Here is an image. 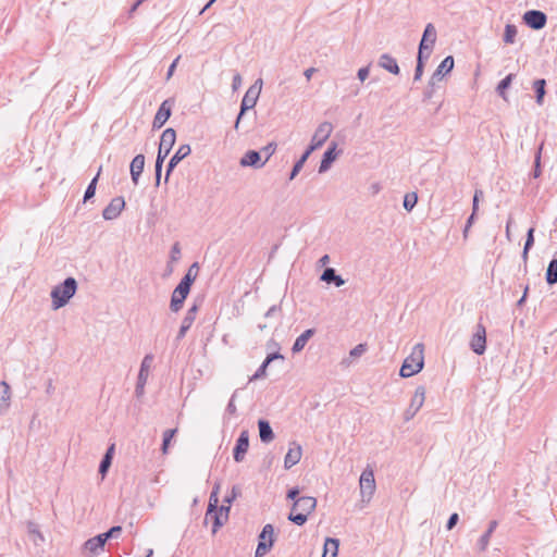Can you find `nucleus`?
<instances>
[{"mask_svg":"<svg viewBox=\"0 0 557 557\" xmlns=\"http://www.w3.org/2000/svg\"><path fill=\"white\" fill-rule=\"evenodd\" d=\"M218 492L219 485H215L210 494L208 509L206 513V520H213L212 533H216L218 530L227 521L230 513V504L218 506Z\"/></svg>","mask_w":557,"mask_h":557,"instance_id":"f257e3e1","label":"nucleus"},{"mask_svg":"<svg viewBox=\"0 0 557 557\" xmlns=\"http://www.w3.org/2000/svg\"><path fill=\"white\" fill-rule=\"evenodd\" d=\"M176 140V132L173 128H166L163 131L159 144L158 156L154 163V172H156V186L160 185L161 173L163 161L166 156L170 153L172 147L174 146Z\"/></svg>","mask_w":557,"mask_h":557,"instance_id":"f03ea898","label":"nucleus"},{"mask_svg":"<svg viewBox=\"0 0 557 557\" xmlns=\"http://www.w3.org/2000/svg\"><path fill=\"white\" fill-rule=\"evenodd\" d=\"M77 290V282L74 277H66L61 284L51 290L52 308L54 310L64 307Z\"/></svg>","mask_w":557,"mask_h":557,"instance_id":"7ed1b4c3","label":"nucleus"},{"mask_svg":"<svg viewBox=\"0 0 557 557\" xmlns=\"http://www.w3.org/2000/svg\"><path fill=\"white\" fill-rule=\"evenodd\" d=\"M424 366V346L418 343L413 346L411 354L404 360L399 371L401 377H410L419 373Z\"/></svg>","mask_w":557,"mask_h":557,"instance_id":"20e7f679","label":"nucleus"},{"mask_svg":"<svg viewBox=\"0 0 557 557\" xmlns=\"http://www.w3.org/2000/svg\"><path fill=\"white\" fill-rule=\"evenodd\" d=\"M261 89H262V79L258 78L246 91L244 98L242 99L240 111L235 121V125H234L235 129H238L240 120L244 116V114L248 110L255 108V106L257 104Z\"/></svg>","mask_w":557,"mask_h":557,"instance_id":"39448f33","label":"nucleus"},{"mask_svg":"<svg viewBox=\"0 0 557 557\" xmlns=\"http://www.w3.org/2000/svg\"><path fill=\"white\" fill-rule=\"evenodd\" d=\"M359 486L362 502L369 503L376 488L374 472L371 468L368 467L362 471Z\"/></svg>","mask_w":557,"mask_h":557,"instance_id":"423d86ee","label":"nucleus"},{"mask_svg":"<svg viewBox=\"0 0 557 557\" xmlns=\"http://www.w3.org/2000/svg\"><path fill=\"white\" fill-rule=\"evenodd\" d=\"M425 400V388L424 386H418L411 398L409 407L404 413L405 421H410L417 412L421 409Z\"/></svg>","mask_w":557,"mask_h":557,"instance_id":"0eeeda50","label":"nucleus"},{"mask_svg":"<svg viewBox=\"0 0 557 557\" xmlns=\"http://www.w3.org/2000/svg\"><path fill=\"white\" fill-rule=\"evenodd\" d=\"M522 20L527 26L534 30H540L545 27L547 23V16L543 11L540 10H529L527 11Z\"/></svg>","mask_w":557,"mask_h":557,"instance_id":"6e6552de","label":"nucleus"},{"mask_svg":"<svg viewBox=\"0 0 557 557\" xmlns=\"http://www.w3.org/2000/svg\"><path fill=\"white\" fill-rule=\"evenodd\" d=\"M470 348L476 355H483L486 349V330L481 323L475 327V332L470 341Z\"/></svg>","mask_w":557,"mask_h":557,"instance_id":"1a4fd4ad","label":"nucleus"},{"mask_svg":"<svg viewBox=\"0 0 557 557\" xmlns=\"http://www.w3.org/2000/svg\"><path fill=\"white\" fill-rule=\"evenodd\" d=\"M249 448V432L243 430L236 440V444L233 448V458L236 462H242L245 459V455Z\"/></svg>","mask_w":557,"mask_h":557,"instance_id":"9d476101","label":"nucleus"},{"mask_svg":"<svg viewBox=\"0 0 557 557\" xmlns=\"http://www.w3.org/2000/svg\"><path fill=\"white\" fill-rule=\"evenodd\" d=\"M199 310V307L198 305L194 304L186 312L183 321H182V324H181V327L178 330V333L175 337V342L176 344H178L183 338L184 336L186 335L187 331L190 329V326L193 325V323L195 322V319H196V314Z\"/></svg>","mask_w":557,"mask_h":557,"instance_id":"9b49d317","label":"nucleus"},{"mask_svg":"<svg viewBox=\"0 0 557 557\" xmlns=\"http://www.w3.org/2000/svg\"><path fill=\"white\" fill-rule=\"evenodd\" d=\"M191 152V149H190V146L185 144V145H181L178 147V149L176 150V152L172 156V158L170 159L168 165H166V171H165V182H168L169 177H170V174L172 173V171L176 168V165L183 160L185 159L186 157H188Z\"/></svg>","mask_w":557,"mask_h":557,"instance_id":"f8f14e48","label":"nucleus"},{"mask_svg":"<svg viewBox=\"0 0 557 557\" xmlns=\"http://www.w3.org/2000/svg\"><path fill=\"white\" fill-rule=\"evenodd\" d=\"M125 207L123 197L113 198L110 203L103 209L102 216L107 221L116 219Z\"/></svg>","mask_w":557,"mask_h":557,"instance_id":"ddd939ff","label":"nucleus"},{"mask_svg":"<svg viewBox=\"0 0 557 557\" xmlns=\"http://www.w3.org/2000/svg\"><path fill=\"white\" fill-rule=\"evenodd\" d=\"M171 113H172L171 103H170V100L166 99L159 107V109L154 115L153 122H152V127L161 128L165 124V122L170 119Z\"/></svg>","mask_w":557,"mask_h":557,"instance_id":"4468645a","label":"nucleus"},{"mask_svg":"<svg viewBox=\"0 0 557 557\" xmlns=\"http://www.w3.org/2000/svg\"><path fill=\"white\" fill-rule=\"evenodd\" d=\"M337 144L332 141L322 156L319 166V173H324L330 170L332 163L336 160L338 153L336 152Z\"/></svg>","mask_w":557,"mask_h":557,"instance_id":"2eb2a0df","label":"nucleus"},{"mask_svg":"<svg viewBox=\"0 0 557 557\" xmlns=\"http://www.w3.org/2000/svg\"><path fill=\"white\" fill-rule=\"evenodd\" d=\"M333 131V125L330 122L321 123L315 129L311 143L315 144L319 148L327 140Z\"/></svg>","mask_w":557,"mask_h":557,"instance_id":"dca6fc26","label":"nucleus"},{"mask_svg":"<svg viewBox=\"0 0 557 557\" xmlns=\"http://www.w3.org/2000/svg\"><path fill=\"white\" fill-rule=\"evenodd\" d=\"M239 164L242 166H251L255 169H261L265 164V161L261 160V152L257 150H248L240 159Z\"/></svg>","mask_w":557,"mask_h":557,"instance_id":"f3484780","label":"nucleus"},{"mask_svg":"<svg viewBox=\"0 0 557 557\" xmlns=\"http://www.w3.org/2000/svg\"><path fill=\"white\" fill-rule=\"evenodd\" d=\"M274 360L284 361V356L281 355L278 351L269 354L265 357V359L263 360V362L261 363V366L258 368V370L255 372V374L252 376H250L249 382L257 381V380L264 377L267 375V369H268L269 364L271 362H273Z\"/></svg>","mask_w":557,"mask_h":557,"instance_id":"a211bd4d","label":"nucleus"},{"mask_svg":"<svg viewBox=\"0 0 557 557\" xmlns=\"http://www.w3.org/2000/svg\"><path fill=\"white\" fill-rule=\"evenodd\" d=\"M151 361H152L151 355H147L143 359L139 374H138V381H137L136 389H135L137 396H139L144 393V385H145L147 376H148V368H149Z\"/></svg>","mask_w":557,"mask_h":557,"instance_id":"6ab92c4d","label":"nucleus"},{"mask_svg":"<svg viewBox=\"0 0 557 557\" xmlns=\"http://www.w3.org/2000/svg\"><path fill=\"white\" fill-rule=\"evenodd\" d=\"M317 499L311 496L298 497L293 505V510L299 509L301 512L309 515L315 509Z\"/></svg>","mask_w":557,"mask_h":557,"instance_id":"aec40b11","label":"nucleus"},{"mask_svg":"<svg viewBox=\"0 0 557 557\" xmlns=\"http://www.w3.org/2000/svg\"><path fill=\"white\" fill-rule=\"evenodd\" d=\"M144 166H145V156L141 153L135 156L131 162V177L135 185L138 184V180L144 171Z\"/></svg>","mask_w":557,"mask_h":557,"instance_id":"412c9836","label":"nucleus"},{"mask_svg":"<svg viewBox=\"0 0 557 557\" xmlns=\"http://www.w3.org/2000/svg\"><path fill=\"white\" fill-rule=\"evenodd\" d=\"M454 58L451 55L446 57L431 76L433 77V81H442L444 75L451 72V70L454 69Z\"/></svg>","mask_w":557,"mask_h":557,"instance_id":"4be33fe9","label":"nucleus"},{"mask_svg":"<svg viewBox=\"0 0 557 557\" xmlns=\"http://www.w3.org/2000/svg\"><path fill=\"white\" fill-rule=\"evenodd\" d=\"M379 65L386 70L387 72L398 75L400 72V69L398 66V63L394 57H392L388 53H383L379 59Z\"/></svg>","mask_w":557,"mask_h":557,"instance_id":"5701e85b","label":"nucleus"},{"mask_svg":"<svg viewBox=\"0 0 557 557\" xmlns=\"http://www.w3.org/2000/svg\"><path fill=\"white\" fill-rule=\"evenodd\" d=\"M320 280L327 284H334L336 287H341L345 284V280L336 273L334 268H325Z\"/></svg>","mask_w":557,"mask_h":557,"instance_id":"b1692460","label":"nucleus"},{"mask_svg":"<svg viewBox=\"0 0 557 557\" xmlns=\"http://www.w3.org/2000/svg\"><path fill=\"white\" fill-rule=\"evenodd\" d=\"M259 436L262 443H270L274 440V432L268 420L260 419L258 421Z\"/></svg>","mask_w":557,"mask_h":557,"instance_id":"393cba45","label":"nucleus"},{"mask_svg":"<svg viewBox=\"0 0 557 557\" xmlns=\"http://www.w3.org/2000/svg\"><path fill=\"white\" fill-rule=\"evenodd\" d=\"M436 29L432 23L426 24L422 38L420 40L419 46H425L433 49L436 41Z\"/></svg>","mask_w":557,"mask_h":557,"instance_id":"a878e982","label":"nucleus"},{"mask_svg":"<svg viewBox=\"0 0 557 557\" xmlns=\"http://www.w3.org/2000/svg\"><path fill=\"white\" fill-rule=\"evenodd\" d=\"M314 333H315L314 329H308L304 333H301L295 339L293 347H292V351L294 354L300 352L305 348L308 341L314 335Z\"/></svg>","mask_w":557,"mask_h":557,"instance_id":"bb28decb","label":"nucleus"},{"mask_svg":"<svg viewBox=\"0 0 557 557\" xmlns=\"http://www.w3.org/2000/svg\"><path fill=\"white\" fill-rule=\"evenodd\" d=\"M301 458V447L299 445L289 448L285 458H284V467L285 469H290L295 465L299 462Z\"/></svg>","mask_w":557,"mask_h":557,"instance_id":"cd10ccee","label":"nucleus"},{"mask_svg":"<svg viewBox=\"0 0 557 557\" xmlns=\"http://www.w3.org/2000/svg\"><path fill=\"white\" fill-rule=\"evenodd\" d=\"M107 542L103 540L101 534H98L84 543V548L91 554H98L99 550H103L104 544Z\"/></svg>","mask_w":557,"mask_h":557,"instance_id":"c85d7f7f","label":"nucleus"},{"mask_svg":"<svg viewBox=\"0 0 557 557\" xmlns=\"http://www.w3.org/2000/svg\"><path fill=\"white\" fill-rule=\"evenodd\" d=\"M546 283L550 286L557 284V258H553L545 273Z\"/></svg>","mask_w":557,"mask_h":557,"instance_id":"c756f323","label":"nucleus"},{"mask_svg":"<svg viewBox=\"0 0 557 557\" xmlns=\"http://www.w3.org/2000/svg\"><path fill=\"white\" fill-rule=\"evenodd\" d=\"M10 406V386L5 382H0V411H4Z\"/></svg>","mask_w":557,"mask_h":557,"instance_id":"7c9ffc66","label":"nucleus"},{"mask_svg":"<svg viewBox=\"0 0 557 557\" xmlns=\"http://www.w3.org/2000/svg\"><path fill=\"white\" fill-rule=\"evenodd\" d=\"M545 87H546V81L544 78L535 79L533 83L536 103L540 106H542L543 101H544V96L546 94Z\"/></svg>","mask_w":557,"mask_h":557,"instance_id":"2f4dec72","label":"nucleus"},{"mask_svg":"<svg viewBox=\"0 0 557 557\" xmlns=\"http://www.w3.org/2000/svg\"><path fill=\"white\" fill-rule=\"evenodd\" d=\"M187 296L188 295H185L183 293H181V295H178L177 290L174 289L173 293H172V297H171L170 309L173 312H178L182 309V307L184 305V301L187 298Z\"/></svg>","mask_w":557,"mask_h":557,"instance_id":"473e14b6","label":"nucleus"},{"mask_svg":"<svg viewBox=\"0 0 557 557\" xmlns=\"http://www.w3.org/2000/svg\"><path fill=\"white\" fill-rule=\"evenodd\" d=\"M339 541L337 539L327 537L323 547V555L327 557V553H331V557H336L338 554Z\"/></svg>","mask_w":557,"mask_h":557,"instance_id":"72a5a7b5","label":"nucleus"},{"mask_svg":"<svg viewBox=\"0 0 557 557\" xmlns=\"http://www.w3.org/2000/svg\"><path fill=\"white\" fill-rule=\"evenodd\" d=\"M194 277H191L189 274H185L178 285L175 287L177 290V294L181 295V293L188 295L191 288V285L194 283Z\"/></svg>","mask_w":557,"mask_h":557,"instance_id":"f704fd0d","label":"nucleus"},{"mask_svg":"<svg viewBox=\"0 0 557 557\" xmlns=\"http://www.w3.org/2000/svg\"><path fill=\"white\" fill-rule=\"evenodd\" d=\"M515 77V74L510 73L508 74L506 77H504L497 85V88H496V91L498 92V95L503 98V99H506V90L510 87L511 83H512V79Z\"/></svg>","mask_w":557,"mask_h":557,"instance_id":"c9c22d12","label":"nucleus"},{"mask_svg":"<svg viewBox=\"0 0 557 557\" xmlns=\"http://www.w3.org/2000/svg\"><path fill=\"white\" fill-rule=\"evenodd\" d=\"M176 433H177V429H168L163 432V440H162V445H161L162 454H164V455L168 454L171 441L175 436Z\"/></svg>","mask_w":557,"mask_h":557,"instance_id":"e433bc0d","label":"nucleus"},{"mask_svg":"<svg viewBox=\"0 0 557 557\" xmlns=\"http://www.w3.org/2000/svg\"><path fill=\"white\" fill-rule=\"evenodd\" d=\"M100 172H101V168L99 169L97 175L88 184V186H87V188L85 190V194H84V202L90 200L95 196V194H96V186H97V182H98Z\"/></svg>","mask_w":557,"mask_h":557,"instance_id":"4c0bfd02","label":"nucleus"},{"mask_svg":"<svg viewBox=\"0 0 557 557\" xmlns=\"http://www.w3.org/2000/svg\"><path fill=\"white\" fill-rule=\"evenodd\" d=\"M274 539L264 541H258V546L255 553V557H263L273 546Z\"/></svg>","mask_w":557,"mask_h":557,"instance_id":"58836bf2","label":"nucleus"},{"mask_svg":"<svg viewBox=\"0 0 557 557\" xmlns=\"http://www.w3.org/2000/svg\"><path fill=\"white\" fill-rule=\"evenodd\" d=\"M517 27L513 24H507L504 32V41L506 44H513L517 36Z\"/></svg>","mask_w":557,"mask_h":557,"instance_id":"ea45409f","label":"nucleus"},{"mask_svg":"<svg viewBox=\"0 0 557 557\" xmlns=\"http://www.w3.org/2000/svg\"><path fill=\"white\" fill-rule=\"evenodd\" d=\"M432 51L433 49H431L430 47L419 46L417 63L425 65V62L429 60Z\"/></svg>","mask_w":557,"mask_h":557,"instance_id":"a19ab883","label":"nucleus"},{"mask_svg":"<svg viewBox=\"0 0 557 557\" xmlns=\"http://www.w3.org/2000/svg\"><path fill=\"white\" fill-rule=\"evenodd\" d=\"M418 202V196L416 193H407L404 197V208L410 212Z\"/></svg>","mask_w":557,"mask_h":557,"instance_id":"79ce46f5","label":"nucleus"},{"mask_svg":"<svg viewBox=\"0 0 557 557\" xmlns=\"http://www.w3.org/2000/svg\"><path fill=\"white\" fill-rule=\"evenodd\" d=\"M288 520L294 522L297 525H304L308 520V515H306L301 511L295 513L294 510L292 509V511L288 515Z\"/></svg>","mask_w":557,"mask_h":557,"instance_id":"37998d69","label":"nucleus"},{"mask_svg":"<svg viewBox=\"0 0 557 557\" xmlns=\"http://www.w3.org/2000/svg\"><path fill=\"white\" fill-rule=\"evenodd\" d=\"M492 533L488 531H485L481 537L478 540L476 547L479 552H485L488 547L490 540H491Z\"/></svg>","mask_w":557,"mask_h":557,"instance_id":"c03bdc74","label":"nucleus"},{"mask_svg":"<svg viewBox=\"0 0 557 557\" xmlns=\"http://www.w3.org/2000/svg\"><path fill=\"white\" fill-rule=\"evenodd\" d=\"M122 533V527L121 525H114L110 528L107 532L101 533L103 540L107 542L111 539H117Z\"/></svg>","mask_w":557,"mask_h":557,"instance_id":"a18cd8bd","label":"nucleus"},{"mask_svg":"<svg viewBox=\"0 0 557 557\" xmlns=\"http://www.w3.org/2000/svg\"><path fill=\"white\" fill-rule=\"evenodd\" d=\"M308 159L306 157H304L301 154V157L295 162L292 171H290V174H289V180H294L298 173L301 171V169L304 168V164L306 163Z\"/></svg>","mask_w":557,"mask_h":557,"instance_id":"49530a36","label":"nucleus"},{"mask_svg":"<svg viewBox=\"0 0 557 557\" xmlns=\"http://www.w3.org/2000/svg\"><path fill=\"white\" fill-rule=\"evenodd\" d=\"M274 528L272 524H265L259 534V540L268 542V540L274 539Z\"/></svg>","mask_w":557,"mask_h":557,"instance_id":"de8ad7c7","label":"nucleus"},{"mask_svg":"<svg viewBox=\"0 0 557 557\" xmlns=\"http://www.w3.org/2000/svg\"><path fill=\"white\" fill-rule=\"evenodd\" d=\"M112 460L109 456H103L100 465H99V473L102 475V478L106 476V474L109 471V468L111 467Z\"/></svg>","mask_w":557,"mask_h":557,"instance_id":"09e8293b","label":"nucleus"},{"mask_svg":"<svg viewBox=\"0 0 557 557\" xmlns=\"http://www.w3.org/2000/svg\"><path fill=\"white\" fill-rule=\"evenodd\" d=\"M438 81H433V77L430 78L429 84L423 92L424 100H430L434 95V87Z\"/></svg>","mask_w":557,"mask_h":557,"instance_id":"8fccbe9b","label":"nucleus"},{"mask_svg":"<svg viewBox=\"0 0 557 557\" xmlns=\"http://www.w3.org/2000/svg\"><path fill=\"white\" fill-rule=\"evenodd\" d=\"M367 349H368L367 344H358L350 350L349 355L352 358H358V357L362 356L367 351Z\"/></svg>","mask_w":557,"mask_h":557,"instance_id":"3c124183","label":"nucleus"},{"mask_svg":"<svg viewBox=\"0 0 557 557\" xmlns=\"http://www.w3.org/2000/svg\"><path fill=\"white\" fill-rule=\"evenodd\" d=\"M275 150H276L275 143H270L265 147L262 148V150L260 152L264 153L265 159L263 161H265V163L269 161V159L275 152Z\"/></svg>","mask_w":557,"mask_h":557,"instance_id":"603ef678","label":"nucleus"},{"mask_svg":"<svg viewBox=\"0 0 557 557\" xmlns=\"http://www.w3.org/2000/svg\"><path fill=\"white\" fill-rule=\"evenodd\" d=\"M534 245V228L531 227L529 228L528 233H527V237H525V243H524V247L525 250H530Z\"/></svg>","mask_w":557,"mask_h":557,"instance_id":"864d4df0","label":"nucleus"},{"mask_svg":"<svg viewBox=\"0 0 557 557\" xmlns=\"http://www.w3.org/2000/svg\"><path fill=\"white\" fill-rule=\"evenodd\" d=\"M236 395H237V391H235L233 393V395H232V397H231V399H230V401H228V404L226 406V412L228 414H232V416L236 414V412H237V408H236V405H235V397H236Z\"/></svg>","mask_w":557,"mask_h":557,"instance_id":"5fc2aeb1","label":"nucleus"},{"mask_svg":"<svg viewBox=\"0 0 557 557\" xmlns=\"http://www.w3.org/2000/svg\"><path fill=\"white\" fill-rule=\"evenodd\" d=\"M240 495V488L238 486H233L232 487V491H231V494L230 495H226L225 498H224V503L225 504H230L237 497Z\"/></svg>","mask_w":557,"mask_h":557,"instance_id":"6e6d98bb","label":"nucleus"},{"mask_svg":"<svg viewBox=\"0 0 557 557\" xmlns=\"http://www.w3.org/2000/svg\"><path fill=\"white\" fill-rule=\"evenodd\" d=\"M483 195H484L483 190L475 189L474 195H473V201H472V209H474V212H478L479 202H480V199L483 197Z\"/></svg>","mask_w":557,"mask_h":557,"instance_id":"4d7b16f0","label":"nucleus"},{"mask_svg":"<svg viewBox=\"0 0 557 557\" xmlns=\"http://www.w3.org/2000/svg\"><path fill=\"white\" fill-rule=\"evenodd\" d=\"M458 521H459V515L457 512L451 513L447 520L446 529L453 530L456 527V524L458 523Z\"/></svg>","mask_w":557,"mask_h":557,"instance_id":"13d9d810","label":"nucleus"},{"mask_svg":"<svg viewBox=\"0 0 557 557\" xmlns=\"http://www.w3.org/2000/svg\"><path fill=\"white\" fill-rule=\"evenodd\" d=\"M370 73V65L363 66L358 70L357 77L360 79V82H364Z\"/></svg>","mask_w":557,"mask_h":557,"instance_id":"bf43d9fd","label":"nucleus"},{"mask_svg":"<svg viewBox=\"0 0 557 557\" xmlns=\"http://www.w3.org/2000/svg\"><path fill=\"white\" fill-rule=\"evenodd\" d=\"M423 71H424V65L423 64H419L417 63L416 65V70H414V75H413V81L414 82H418L421 79L422 75H423Z\"/></svg>","mask_w":557,"mask_h":557,"instance_id":"052dcab7","label":"nucleus"},{"mask_svg":"<svg viewBox=\"0 0 557 557\" xmlns=\"http://www.w3.org/2000/svg\"><path fill=\"white\" fill-rule=\"evenodd\" d=\"M181 255L180 244L175 243L171 248V259L176 261Z\"/></svg>","mask_w":557,"mask_h":557,"instance_id":"680f3d73","label":"nucleus"},{"mask_svg":"<svg viewBox=\"0 0 557 557\" xmlns=\"http://www.w3.org/2000/svg\"><path fill=\"white\" fill-rule=\"evenodd\" d=\"M198 271H199L198 262H194L189 267V269L187 270V272L185 274H189L191 277H194V281H195L198 275Z\"/></svg>","mask_w":557,"mask_h":557,"instance_id":"e2e57ef3","label":"nucleus"},{"mask_svg":"<svg viewBox=\"0 0 557 557\" xmlns=\"http://www.w3.org/2000/svg\"><path fill=\"white\" fill-rule=\"evenodd\" d=\"M242 82H243V79H242L240 74L236 73L233 76V81H232V88H233L234 91L237 90L240 87Z\"/></svg>","mask_w":557,"mask_h":557,"instance_id":"0e129e2a","label":"nucleus"},{"mask_svg":"<svg viewBox=\"0 0 557 557\" xmlns=\"http://www.w3.org/2000/svg\"><path fill=\"white\" fill-rule=\"evenodd\" d=\"M300 491L297 486L292 487L287 491V498L292 500H296L298 498Z\"/></svg>","mask_w":557,"mask_h":557,"instance_id":"69168bd1","label":"nucleus"},{"mask_svg":"<svg viewBox=\"0 0 557 557\" xmlns=\"http://www.w3.org/2000/svg\"><path fill=\"white\" fill-rule=\"evenodd\" d=\"M317 149H319V147H318L315 144L311 143V144L309 145V147L305 150V152L302 153V156H304V157H306V158L308 159V158L310 157V154H311L314 150H317Z\"/></svg>","mask_w":557,"mask_h":557,"instance_id":"338daca9","label":"nucleus"},{"mask_svg":"<svg viewBox=\"0 0 557 557\" xmlns=\"http://www.w3.org/2000/svg\"><path fill=\"white\" fill-rule=\"evenodd\" d=\"M278 311H280V308L274 305V306L269 308V310L265 312L264 317L265 318H271V317L277 314Z\"/></svg>","mask_w":557,"mask_h":557,"instance_id":"774afa93","label":"nucleus"}]
</instances>
